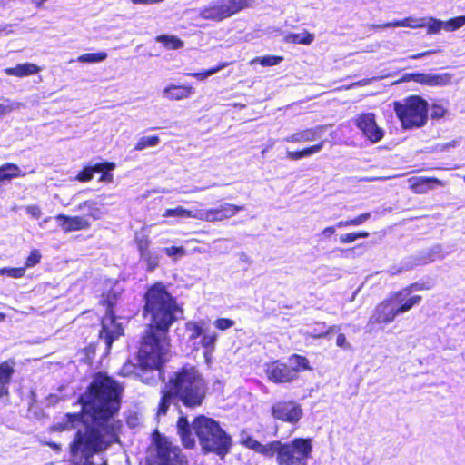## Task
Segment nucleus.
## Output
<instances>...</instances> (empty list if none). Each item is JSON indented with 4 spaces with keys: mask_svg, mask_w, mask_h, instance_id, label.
<instances>
[{
    "mask_svg": "<svg viewBox=\"0 0 465 465\" xmlns=\"http://www.w3.org/2000/svg\"><path fill=\"white\" fill-rule=\"evenodd\" d=\"M120 386L110 377L100 373L81 396L84 428L78 430L70 448L73 455L85 457L83 465H94L88 459L105 450L117 440L120 421L114 419V415L120 408Z\"/></svg>",
    "mask_w": 465,
    "mask_h": 465,
    "instance_id": "nucleus-1",
    "label": "nucleus"
},
{
    "mask_svg": "<svg viewBox=\"0 0 465 465\" xmlns=\"http://www.w3.org/2000/svg\"><path fill=\"white\" fill-rule=\"evenodd\" d=\"M144 299V315L150 318L151 323L143 337L138 359L143 367L157 369L169 351L166 332L183 312L161 282L151 286Z\"/></svg>",
    "mask_w": 465,
    "mask_h": 465,
    "instance_id": "nucleus-2",
    "label": "nucleus"
},
{
    "mask_svg": "<svg viewBox=\"0 0 465 465\" xmlns=\"http://www.w3.org/2000/svg\"><path fill=\"white\" fill-rule=\"evenodd\" d=\"M192 428L204 451L215 452L220 456H224L229 451L231 447L230 436L220 427L218 422L205 416L195 418L192 426L184 417L178 420V433L185 448H193L195 444Z\"/></svg>",
    "mask_w": 465,
    "mask_h": 465,
    "instance_id": "nucleus-3",
    "label": "nucleus"
},
{
    "mask_svg": "<svg viewBox=\"0 0 465 465\" xmlns=\"http://www.w3.org/2000/svg\"><path fill=\"white\" fill-rule=\"evenodd\" d=\"M167 388L186 407L200 406L206 395L207 384L195 367H183L170 378Z\"/></svg>",
    "mask_w": 465,
    "mask_h": 465,
    "instance_id": "nucleus-4",
    "label": "nucleus"
},
{
    "mask_svg": "<svg viewBox=\"0 0 465 465\" xmlns=\"http://www.w3.org/2000/svg\"><path fill=\"white\" fill-rule=\"evenodd\" d=\"M428 102L419 95L393 103V109L404 129L423 126L428 120Z\"/></svg>",
    "mask_w": 465,
    "mask_h": 465,
    "instance_id": "nucleus-5",
    "label": "nucleus"
},
{
    "mask_svg": "<svg viewBox=\"0 0 465 465\" xmlns=\"http://www.w3.org/2000/svg\"><path fill=\"white\" fill-rule=\"evenodd\" d=\"M312 451V440L298 438L285 444L281 441H273L272 457L277 455L279 465H307Z\"/></svg>",
    "mask_w": 465,
    "mask_h": 465,
    "instance_id": "nucleus-6",
    "label": "nucleus"
},
{
    "mask_svg": "<svg viewBox=\"0 0 465 465\" xmlns=\"http://www.w3.org/2000/svg\"><path fill=\"white\" fill-rule=\"evenodd\" d=\"M241 210H243V206L227 203H223L215 208L198 209L195 211L187 210L183 206H177L175 208L166 209L163 216L188 217L208 223H215L222 222L235 216L236 213Z\"/></svg>",
    "mask_w": 465,
    "mask_h": 465,
    "instance_id": "nucleus-7",
    "label": "nucleus"
},
{
    "mask_svg": "<svg viewBox=\"0 0 465 465\" xmlns=\"http://www.w3.org/2000/svg\"><path fill=\"white\" fill-rule=\"evenodd\" d=\"M120 292L117 290H114L104 296V302L108 304V310L106 315L102 321V330L100 331V338L104 339L107 347L110 348L114 340L123 334V327L121 323L116 322L115 316L112 311V307L114 304L117 294Z\"/></svg>",
    "mask_w": 465,
    "mask_h": 465,
    "instance_id": "nucleus-8",
    "label": "nucleus"
},
{
    "mask_svg": "<svg viewBox=\"0 0 465 465\" xmlns=\"http://www.w3.org/2000/svg\"><path fill=\"white\" fill-rule=\"evenodd\" d=\"M155 457L150 465H187L178 447L166 439H158L154 447Z\"/></svg>",
    "mask_w": 465,
    "mask_h": 465,
    "instance_id": "nucleus-9",
    "label": "nucleus"
},
{
    "mask_svg": "<svg viewBox=\"0 0 465 465\" xmlns=\"http://www.w3.org/2000/svg\"><path fill=\"white\" fill-rule=\"evenodd\" d=\"M353 123L372 143L382 139L384 132L378 126L373 113L361 114L353 118Z\"/></svg>",
    "mask_w": 465,
    "mask_h": 465,
    "instance_id": "nucleus-10",
    "label": "nucleus"
},
{
    "mask_svg": "<svg viewBox=\"0 0 465 465\" xmlns=\"http://www.w3.org/2000/svg\"><path fill=\"white\" fill-rule=\"evenodd\" d=\"M272 414L277 420L296 424L302 417V409L296 401H282L272 405Z\"/></svg>",
    "mask_w": 465,
    "mask_h": 465,
    "instance_id": "nucleus-11",
    "label": "nucleus"
},
{
    "mask_svg": "<svg viewBox=\"0 0 465 465\" xmlns=\"http://www.w3.org/2000/svg\"><path fill=\"white\" fill-rule=\"evenodd\" d=\"M399 314L409 312L413 306L421 302L420 295H412V286L398 291L390 296Z\"/></svg>",
    "mask_w": 465,
    "mask_h": 465,
    "instance_id": "nucleus-12",
    "label": "nucleus"
},
{
    "mask_svg": "<svg viewBox=\"0 0 465 465\" xmlns=\"http://www.w3.org/2000/svg\"><path fill=\"white\" fill-rule=\"evenodd\" d=\"M267 378L275 383H289L294 380V371L288 364L276 361L266 365Z\"/></svg>",
    "mask_w": 465,
    "mask_h": 465,
    "instance_id": "nucleus-13",
    "label": "nucleus"
},
{
    "mask_svg": "<svg viewBox=\"0 0 465 465\" xmlns=\"http://www.w3.org/2000/svg\"><path fill=\"white\" fill-rule=\"evenodd\" d=\"M399 312L390 297L379 303L369 319L368 325L390 323L394 321Z\"/></svg>",
    "mask_w": 465,
    "mask_h": 465,
    "instance_id": "nucleus-14",
    "label": "nucleus"
},
{
    "mask_svg": "<svg viewBox=\"0 0 465 465\" xmlns=\"http://www.w3.org/2000/svg\"><path fill=\"white\" fill-rule=\"evenodd\" d=\"M409 187L418 194H424L436 186H445V183L434 177H411L408 179Z\"/></svg>",
    "mask_w": 465,
    "mask_h": 465,
    "instance_id": "nucleus-15",
    "label": "nucleus"
},
{
    "mask_svg": "<svg viewBox=\"0 0 465 465\" xmlns=\"http://www.w3.org/2000/svg\"><path fill=\"white\" fill-rule=\"evenodd\" d=\"M55 220L59 226L65 232L88 229L91 226L90 221L84 216H68L58 214Z\"/></svg>",
    "mask_w": 465,
    "mask_h": 465,
    "instance_id": "nucleus-16",
    "label": "nucleus"
},
{
    "mask_svg": "<svg viewBox=\"0 0 465 465\" xmlns=\"http://www.w3.org/2000/svg\"><path fill=\"white\" fill-rule=\"evenodd\" d=\"M199 16L203 19L216 22L228 18L223 9V5L221 4V0H213L209 5L202 8L199 11Z\"/></svg>",
    "mask_w": 465,
    "mask_h": 465,
    "instance_id": "nucleus-17",
    "label": "nucleus"
},
{
    "mask_svg": "<svg viewBox=\"0 0 465 465\" xmlns=\"http://www.w3.org/2000/svg\"><path fill=\"white\" fill-rule=\"evenodd\" d=\"M453 75L450 73H422L420 84L430 87H443L452 83Z\"/></svg>",
    "mask_w": 465,
    "mask_h": 465,
    "instance_id": "nucleus-18",
    "label": "nucleus"
},
{
    "mask_svg": "<svg viewBox=\"0 0 465 465\" xmlns=\"http://www.w3.org/2000/svg\"><path fill=\"white\" fill-rule=\"evenodd\" d=\"M194 94V89L189 85L169 84L163 90V96L171 101L183 100Z\"/></svg>",
    "mask_w": 465,
    "mask_h": 465,
    "instance_id": "nucleus-19",
    "label": "nucleus"
},
{
    "mask_svg": "<svg viewBox=\"0 0 465 465\" xmlns=\"http://www.w3.org/2000/svg\"><path fill=\"white\" fill-rule=\"evenodd\" d=\"M41 71V67L33 63L17 64L15 67L5 69V74L9 76L26 77L35 75Z\"/></svg>",
    "mask_w": 465,
    "mask_h": 465,
    "instance_id": "nucleus-20",
    "label": "nucleus"
},
{
    "mask_svg": "<svg viewBox=\"0 0 465 465\" xmlns=\"http://www.w3.org/2000/svg\"><path fill=\"white\" fill-rule=\"evenodd\" d=\"M241 443L246 446L247 448L255 450L256 452L268 457L272 458V450L273 447V441L270 442L266 445L261 444L259 441H257L255 439L251 437L250 435L246 433H242L241 435Z\"/></svg>",
    "mask_w": 465,
    "mask_h": 465,
    "instance_id": "nucleus-21",
    "label": "nucleus"
},
{
    "mask_svg": "<svg viewBox=\"0 0 465 465\" xmlns=\"http://www.w3.org/2000/svg\"><path fill=\"white\" fill-rule=\"evenodd\" d=\"M218 334L214 331H210L209 328L203 334L200 345L203 348V356L207 363L212 361L213 353L216 347Z\"/></svg>",
    "mask_w": 465,
    "mask_h": 465,
    "instance_id": "nucleus-22",
    "label": "nucleus"
},
{
    "mask_svg": "<svg viewBox=\"0 0 465 465\" xmlns=\"http://www.w3.org/2000/svg\"><path fill=\"white\" fill-rule=\"evenodd\" d=\"M322 130V128L320 126L305 129L285 137L284 141L293 143L312 142L316 139V137L321 134Z\"/></svg>",
    "mask_w": 465,
    "mask_h": 465,
    "instance_id": "nucleus-23",
    "label": "nucleus"
},
{
    "mask_svg": "<svg viewBox=\"0 0 465 465\" xmlns=\"http://www.w3.org/2000/svg\"><path fill=\"white\" fill-rule=\"evenodd\" d=\"M14 371V362L4 361L0 363V398L8 395V384Z\"/></svg>",
    "mask_w": 465,
    "mask_h": 465,
    "instance_id": "nucleus-24",
    "label": "nucleus"
},
{
    "mask_svg": "<svg viewBox=\"0 0 465 465\" xmlns=\"http://www.w3.org/2000/svg\"><path fill=\"white\" fill-rule=\"evenodd\" d=\"M208 328L209 326L204 320L187 322L185 324V330L189 333L188 340L192 341L199 337L202 338L203 334Z\"/></svg>",
    "mask_w": 465,
    "mask_h": 465,
    "instance_id": "nucleus-25",
    "label": "nucleus"
},
{
    "mask_svg": "<svg viewBox=\"0 0 465 465\" xmlns=\"http://www.w3.org/2000/svg\"><path fill=\"white\" fill-rule=\"evenodd\" d=\"M77 212H87V215L94 220H99L103 217L104 212L98 207L97 203L94 200H86L79 203L75 207Z\"/></svg>",
    "mask_w": 465,
    "mask_h": 465,
    "instance_id": "nucleus-26",
    "label": "nucleus"
},
{
    "mask_svg": "<svg viewBox=\"0 0 465 465\" xmlns=\"http://www.w3.org/2000/svg\"><path fill=\"white\" fill-rule=\"evenodd\" d=\"M227 17H231L251 5V0H221Z\"/></svg>",
    "mask_w": 465,
    "mask_h": 465,
    "instance_id": "nucleus-27",
    "label": "nucleus"
},
{
    "mask_svg": "<svg viewBox=\"0 0 465 465\" xmlns=\"http://www.w3.org/2000/svg\"><path fill=\"white\" fill-rule=\"evenodd\" d=\"M288 366L294 371V380L298 378V372L311 370L310 362L304 356L293 354L288 359Z\"/></svg>",
    "mask_w": 465,
    "mask_h": 465,
    "instance_id": "nucleus-28",
    "label": "nucleus"
},
{
    "mask_svg": "<svg viewBox=\"0 0 465 465\" xmlns=\"http://www.w3.org/2000/svg\"><path fill=\"white\" fill-rule=\"evenodd\" d=\"M324 142H322L318 144L312 145L311 147L305 148L302 151H287V158L290 160H300L304 157L311 156L312 154L319 153L323 147Z\"/></svg>",
    "mask_w": 465,
    "mask_h": 465,
    "instance_id": "nucleus-29",
    "label": "nucleus"
},
{
    "mask_svg": "<svg viewBox=\"0 0 465 465\" xmlns=\"http://www.w3.org/2000/svg\"><path fill=\"white\" fill-rule=\"evenodd\" d=\"M314 40V35L304 31L300 34L290 33L284 36V41L291 44H301L309 45Z\"/></svg>",
    "mask_w": 465,
    "mask_h": 465,
    "instance_id": "nucleus-30",
    "label": "nucleus"
},
{
    "mask_svg": "<svg viewBox=\"0 0 465 465\" xmlns=\"http://www.w3.org/2000/svg\"><path fill=\"white\" fill-rule=\"evenodd\" d=\"M156 42L163 44L164 47L170 50L180 49L183 46V42L181 39L171 35H158Z\"/></svg>",
    "mask_w": 465,
    "mask_h": 465,
    "instance_id": "nucleus-31",
    "label": "nucleus"
},
{
    "mask_svg": "<svg viewBox=\"0 0 465 465\" xmlns=\"http://www.w3.org/2000/svg\"><path fill=\"white\" fill-rule=\"evenodd\" d=\"M20 175V168L13 163H6L0 167V181L11 179Z\"/></svg>",
    "mask_w": 465,
    "mask_h": 465,
    "instance_id": "nucleus-32",
    "label": "nucleus"
},
{
    "mask_svg": "<svg viewBox=\"0 0 465 465\" xmlns=\"http://www.w3.org/2000/svg\"><path fill=\"white\" fill-rule=\"evenodd\" d=\"M107 58L105 52L88 53L77 57L79 63L95 64L104 61Z\"/></svg>",
    "mask_w": 465,
    "mask_h": 465,
    "instance_id": "nucleus-33",
    "label": "nucleus"
},
{
    "mask_svg": "<svg viewBox=\"0 0 465 465\" xmlns=\"http://www.w3.org/2000/svg\"><path fill=\"white\" fill-rule=\"evenodd\" d=\"M173 397H175L173 395V392L170 390V388H167L163 391V397L161 400V402L159 404L158 412L157 415H165L167 412V410L172 402Z\"/></svg>",
    "mask_w": 465,
    "mask_h": 465,
    "instance_id": "nucleus-34",
    "label": "nucleus"
},
{
    "mask_svg": "<svg viewBox=\"0 0 465 465\" xmlns=\"http://www.w3.org/2000/svg\"><path fill=\"white\" fill-rule=\"evenodd\" d=\"M227 65H228V63L223 62V63H220L215 67L210 68V69L205 70L203 72H201V73H190V74H187V75L194 77V78H196L199 81H204L206 78H208L209 76H211V75L220 72L222 69L225 68Z\"/></svg>",
    "mask_w": 465,
    "mask_h": 465,
    "instance_id": "nucleus-35",
    "label": "nucleus"
},
{
    "mask_svg": "<svg viewBox=\"0 0 465 465\" xmlns=\"http://www.w3.org/2000/svg\"><path fill=\"white\" fill-rule=\"evenodd\" d=\"M424 27L427 28L428 34H438L441 29H444V21L434 17H424Z\"/></svg>",
    "mask_w": 465,
    "mask_h": 465,
    "instance_id": "nucleus-36",
    "label": "nucleus"
},
{
    "mask_svg": "<svg viewBox=\"0 0 465 465\" xmlns=\"http://www.w3.org/2000/svg\"><path fill=\"white\" fill-rule=\"evenodd\" d=\"M159 142L160 139L158 136H143L138 140L134 149L136 151H142L147 147H154L159 143Z\"/></svg>",
    "mask_w": 465,
    "mask_h": 465,
    "instance_id": "nucleus-37",
    "label": "nucleus"
},
{
    "mask_svg": "<svg viewBox=\"0 0 465 465\" xmlns=\"http://www.w3.org/2000/svg\"><path fill=\"white\" fill-rule=\"evenodd\" d=\"M465 25V15L457 16L444 21V30L453 32Z\"/></svg>",
    "mask_w": 465,
    "mask_h": 465,
    "instance_id": "nucleus-38",
    "label": "nucleus"
},
{
    "mask_svg": "<svg viewBox=\"0 0 465 465\" xmlns=\"http://www.w3.org/2000/svg\"><path fill=\"white\" fill-rule=\"evenodd\" d=\"M282 56L268 55L263 57H256L251 61V64H260L262 66H273L282 61Z\"/></svg>",
    "mask_w": 465,
    "mask_h": 465,
    "instance_id": "nucleus-39",
    "label": "nucleus"
},
{
    "mask_svg": "<svg viewBox=\"0 0 465 465\" xmlns=\"http://www.w3.org/2000/svg\"><path fill=\"white\" fill-rule=\"evenodd\" d=\"M141 260L146 263L148 270L153 271L154 270L159 263V259L157 254L153 253L150 250L140 254Z\"/></svg>",
    "mask_w": 465,
    "mask_h": 465,
    "instance_id": "nucleus-40",
    "label": "nucleus"
},
{
    "mask_svg": "<svg viewBox=\"0 0 465 465\" xmlns=\"http://www.w3.org/2000/svg\"><path fill=\"white\" fill-rule=\"evenodd\" d=\"M134 241L140 254L149 251L150 240L147 235L136 233Z\"/></svg>",
    "mask_w": 465,
    "mask_h": 465,
    "instance_id": "nucleus-41",
    "label": "nucleus"
},
{
    "mask_svg": "<svg viewBox=\"0 0 465 465\" xmlns=\"http://www.w3.org/2000/svg\"><path fill=\"white\" fill-rule=\"evenodd\" d=\"M369 236L368 232H348L340 236V241L342 243H350L356 241L359 238H367Z\"/></svg>",
    "mask_w": 465,
    "mask_h": 465,
    "instance_id": "nucleus-42",
    "label": "nucleus"
},
{
    "mask_svg": "<svg viewBox=\"0 0 465 465\" xmlns=\"http://www.w3.org/2000/svg\"><path fill=\"white\" fill-rule=\"evenodd\" d=\"M382 78H383L382 76H379V77L374 76V77H371V78L361 79L360 81L351 83V84H350L348 85L339 87L336 90H349V89H352V88H354L356 86H366V85L370 84L371 83H372L374 81H377V80H381Z\"/></svg>",
    "mask_w": 465,
    "mask_h": 465,
    "instance_id": "nucleus-43",
    "label": "nucleus"
},
{
    "mask_svg": "<svg viewBox=\"0 0 465 465\" xmlns=\"http://www.w3.org/2000/svg\"><path fill=\"white\" fill-rule=\"evenodd\" d=\"M25 273V268H1L0 275H7L11 278H22Z\"/></svg>",
    "mask_w": 465,
    "mask_h": 465,
    "instance_id": "nucleus-44",
    "label": "nucleus"
},
{
    "mask_svg": "<svg viewBox=\"0 0 465 465\" xmlns=\"http://www.w3.org/2000/svg\"><path fill=\"white\" fill-rule=\"evenodd\" d=\"M41 253L38 250L34 249L31 251L29 256L26 258L25 263V269L34 267L35 265L38 264L41 261Z\"/></svg>",
    "mask_w": 465,
    "mask_h": 465,
    "instance_id": "nucleus-45",
    "label": "nucleus"
},
{
    "mask_svg": "<svg viewBox=\"0 0 465 465\" xmlns=\"http://www.w3.org/2000/svg\"><path fill=\"white\" fill-rule=\"evenodd\" d=\"M163 252L168 255L169 257L175 258V257H183L186 254V251L183 246L175 247H165L163 249Z\"/></svg>",
    "mask_w": 465,
    "mask_h": 465,
    "instance_id": "nucleus-46",
    "label": "nucleus"
},
{
    "mask_svg": "<svg viewBox=\"0 0 465 465\" xmlns=\"http://www.w3.org/2000/svg\"><path fill=\"white\" fill-rule=\"evenodd\" d=\"M94 177V172L91 166L84 167L76 176V180L82 183L89 182Z\"/></svg>",
    "mask_w": 465,
    "mask_h": 465,
    "instance_id": "nucleus-47",
    "label": "nucleus"
},
{
    "mask_svg": "<svg viewBox=\"0 0 465 465\" xmlns=\"http://www.w3.org/2000/svg\"><path fill=\"white\" fill-rule=\"evenodd\" d=\"M21 105V103L16 102L0 104V116H4L14 110L19 109Z\"/></svg>",
    "mask_w": 465,
    "mask_h": 465,
    "instance_id": "nucleus-48",
    "label": "nucleus"
},
{
    "mask_svg": "<svg viewBox=\"0 0 465 465\" xmlns=\"http://www.w3.org/2000/svg\"><path fill=\"white\" fill-rule=\"evenodd\" d=\"M421 74L422 73L405 74L400 80L396 81L394 84L405 83V82H410V81H413L415 83L420 84V82H421Z\"/></svg>",
    "mask_w": 465,
    "mask_h": 465,
    "instance_id": "nucleus-49",
    "label": "nucleus"
},
{
    "mask_svg": "<svg viewBox=\"0 0 465 465\" xmlns=\"http://www.w3.org/2000/svg\"><path fill=\"white\" fill-rule=\"evenodd\" d=\"M213 324L217 329H219L221 331H225V330L232 327L234 325V322L231 319L220 318V319H217Z\"/></svg>",
    "mask_w": 465,
    "mask_h": 465,
    "instance_id": "nucleus-50",
    "label": "nucleus"
},
{
    "mask_svg": "<svg viewBox=\"0 0 465 465\" xmlns=\"http://www.w3.org/2000/svg\"><path fill=\"white\" fill-rule=\"evenodd\" d=\"M114 163H96L94 166H91L93 169L94 173H104L106 171H112L115 168Z\"/></svg>",
    "mask_w": 465,
    "mask_h": 465,
    "instance_id": "nucleus-51",
    "label": "nucleus"
},
{
    "mask_svg": "<svg viewBox=\"0 0 465 465\" xmlns=\"http://www.w3.org/2000/svg\"><path fill=\"white\" fill-rule=\"evenodd\" d=\"M446 113H447V109L443 105L438 104H432V107H431V117L433 119L442 118V117H444Z\"/></svg>",
    "mask_w": 465,
    "mask_h": 465,
    "instance_id": "nucleus-52",
    "label": "nucleus"
},
{
    "mask_svg": "<svg viewBox=\"0 0 465 465\" xmlns=\"http://www.w3.org/2000/svg\"><path fill=\"white\" fill-rule=\"evenodd\" d=\"M406 27L410 28H424V17L421 18H414V17H407L406 18Z\"/></svg>",
    "mask_w": 465,
    "mask_h": 465,
    "instance_id": "nucleus-53",
    "label": "nucleus"
},
{
    "mask_svg": "<svg viewBox=\"0 0 465 465\" xmlns=\"http://www.w3.org/2000/svg\"><path fill=\"white\" fill-rule=\"evenodd\" d=\"M406 18L402 20H396L392 22L386 23L384 25H373L375 29L387 28V27H406Z\"/></svg>",
    "mask_w": 465,
    "mask_h": 465,
    "instance_id": "nucleus-54",
    "label": "nucleus"
},
{
    "mask_svg": "<svg viewBox=\"0 0 465 465\" xmlns=\"http://www.w3.org/2000/svg\"><path fill=\"white\" fill-rule=\"evenodd\" d=\"M371 217V213H362L353 219H351L350 220V223H351V226L353 225V226H357V225H360V224H362L363 223H365L369 218Z\"/></svg>",
    "mask_w": 465,
    "mask_h": 465,
    "instance_id": "nucleus-55",
    "label": "nucleus"
},
{
    "mask_svg": "<svg viewBox=\"0 0 465 465\" xmlns=\"http://www.w3.org/2000/svg\"><path fill=\"white\" fill-rule=\"evenodd\" d=\"M25 210L28 214L35 219H38L42 214L41 209L37 205H28Z\"/></svg>",
    "mask_w": 465,
    "mask_h": 465,
    "instance_id": "nucleus-56",
    "label": "nucleus"
},
{
    "mask_svg": "<svg viewBox=\"0 0 465 465\" xmlns=\"http://www.w3.org/2000/svg\"><path fill=\"white\" fill-rule=\"evenodd\" d=\"M440 246H435L431 249V252L429 255L428 258H425L423 260V262L424 263H427V262H430L431 261H434L436 257H440Z\"/></svg>",
    "mask_w": 465,
    "mask_h": 465,
    "instance_id": "nucleus-57",
    "label": "nucleus"
},
{
    "mask_svg": "<svg viewBox=\"0 0 465 465\" xmlns=\"http://www.w3.org/2000/svg\"><path fill=\"white\" fill-rule=\"evenodd\" d=\"M336 345L338 347H341V348H343V349H349L350 348V344L347 341L345 335L342 334V333H341V334H339L337 336Z\"/></svg>",
    "mask_w": 465,
    "mask_h": 465,
    "instance_id": "nucleus-58",
    "label": "nucleus"
},
{
    "mask_svg": "<svg viewBox=\"0 0 465 465\" xmlns=\"http://www.w3.org/2000/svg\"><path fill=\"white\" fill-rule=\"evenodd\" d=\"M334 233H335V228L333 226H329V227L324 228L322 231L321 235L322 238L328 239L331 236H332Z\"/></svg>",
    "mask_w": 465,
    "mask_h": 465,
    "instance_id": "nucleus-59",
    "label": "nucleus"
},
{
    "mask_svg": "<svg viewBox=\"0 0 465 465\" xmlns=\"http://www.w3.org/2000/svg\"><path fill=\"white\" fill-rule=\"evenodd\" d=\"M436 53H437L436 50H428V51H425V52H422V53H419L417 54H413V55L410 56V58L413 59V60H416V59H420V58H422V57H426V56L434 54Z\"/></svg>",
    "mask_w": 465,
    "mask_h": 465,
    "instance_id": "nucleus-60",
    "label": "nucleus"
},
{
    "mask_svg": "<svg viewBox=\"0 0 465 465\" xmlns=\"http://www.w3.org/2000/svg\"><path fill=\"white\" fill-rule=\"evenodd\" d=\"M134 5H154L163 2V0H130Z\"/></svg>",
    "mask_w": 465,
    "mask_h": 465,
    "instance_id": "nucleus-61",
    "label": "nucleus"
},
{
    "mask_svg": "<svg viewBox=\"0 0 465 465\" xmlns=\"http://www.w3.org/2000/svg\"><path fill=\"white\" fill-rule=\"evenodd\" d=\"M113 180H114V176L110 173V171H106V172L103 173V174L99 178V182H105V183H112Z\"/></svg>",
    "mask_w": 465,
    "mask_h": 465,
    "instance_id": "nucleus-62",
    "label": "nucleus"
},
{
    "mask_svg": "<svg viewBox=\"0 0 465 465\" xmlns=\"http://www.w3.org/2000/svg\"><path fill=\"white\" fill-rule=\"evenodd\" d=\"M411 268V266H407V265H401L400 268H398L395 272L394 271H391V274L394 275V274H397V273H401L404 271H407Z\"/></svg>",
    "mask_w": 465,
    "mask_h": 465,
    "instance_id": "nucleus-63",
    "label": "nucleus"
},
{
    "mask_svg": "<svg viewBox=\"0 0 465 465\" xmlns=\"http://www.w3.org/2000/svg\"><path fill=\"white\" fill-rule=\"evenodd\" d=\"M337 226H338L339 228L351 226L350 220H346V221H340V222L337 223Z\"/></svg>",
    "mask_w": 465,
    "mask_h": 465,
    "instance_id": "nucleus-64",
    "label": "nucleus"
}]
</instances>
